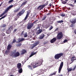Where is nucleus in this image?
I'll list each match as a JSON object with an SVG mask.
<instances>
[{
    "label": "nucleus",
    "instance_id": "21",
    "mask_svg": "<svg viewBox=\"0 0 76 76\" xmlns=\"http://www.w3.org/2000/svg\"><path fill=\"white\" fill-rule=\"evenodd\" d=\"M21 66H22L21 63H18L17 64V67L18 69L20 68V67H21Z\"/></svg>",
    "mask_w": 76,
    "mask_h": 76
},
{
    "label": "nucleus",
    "instance_id": "55",
    "mask_svg": "<svg viewBox=\"0 0 76 76\" xmlns=\"http://www.w3.org/2000/svg\"><path fill=\"white\" fill-rule=\"evenodd\" d=\"M2 5V3H1V4H0V7Z\"/></svg>",
    "mask_w": 76,
    "mask_h": 76
},
{
    "label": "nucleus",
    "instance_id": "4",
    "mask_svg": "<svg viewBox=\"0 0 76 76\" xmlns=\"http://www.w3.org/2000/svg\"><path fill=\"white\" fill-rule=\"evenodd\" d=\"M64 54L63 53H60L57 54L55 56L54 58L55 59H57L58 60L61 57H62L63 56Z\"/></svg>",
    "mask_w": 76,
    "mask_h": 76
},
{
    "label": "nucleus",
    "instance_id": "17",
    "mask_svg": "<svg viewBox=\"0 0 76 76\" xmlns=\"http://www.w3.org/2000/svg\"><path fill=\"white\" fill-rule=\"evenodd\" d=\"M11 29H12V28L10 27V28L8 30H7L6 31L7 34H9L10 33V32H11V30H10Z\"/></svg>",
    "mask_w": 76,
    "mask_h": 76
},
{
    "label": "nucleus",
    "instance_id": "31",
    "mask_svg": "<svg viewBox=\"0 0 76 76\" xmlns=\"http://www.w3.org/2000/svg\"><path fill=\"white\" fill-rule=\"evenodd\" d=\"M60 15L61 16H62V17H64V16H65V14L64 13H62L61 14H60Z\"/></svg>",
    "mask_w": 76,
    "mask_h": 76
},
{
    "label": "nucleus",
    "instance_id": "26",
    "mask_svg": "<svg viewBox=\"0 0 76 76\" xmlns=\"http://www.w3.org/2000/svg\"><path fill=\"white\" fill-rule=\"evenodd\" d=\"M75 23H72L70 26V27H75Z\"/></svg>",
    "mask_w": 76,
    "mask_h": 76
},
{
    "label": "nucleus",
    "instance_id": "54",
    "mask_svg": "<svg viewBox=\"0 0 76 76\" xmlns=\"http://www.w3.org/2000/svg\"><path fill=\"white\" fill-rule=\"evenodd\" d=\"M47 44V42H45L44 43V44Z\"/></svg>",
    "mask_w": 76,
    "mask_h": 76
},
{
    "label": "nucleus",
    "instance_id": "37",
    "mask_svg": "<svg viewBox=\"0 0 76 76\" xmlns=\"http://www.w3.org/2000/svg\"><path fill=\"white\" fill-rule=\"evenodd\" d=\"M16 41V39H13V40L12 42V44H13L14 43H15V42Z\"/></svg>",
    "mask_w": 76,
    "mask_h": 76
},
{
    "label": "nucleus",
    "instance_id": "51",
    "mask_svg": "<svg viewBox=\"0 0 76 76\" xmlns=\"http://www.w3.org/2000/svg\"><path fill=\"white\" fill-rule=\"evenodd\" d=\"M5 34L3 33V34H2V36H5Z\"/></svg>",
    "mask_w": 76,
    "mask_h": 76
},
{
    "label": "nucleus",
    "instance_id": "58",
    "mask_svg": "<svg viewBox=\"0 0 76 76\" xmlns=\"http://www.w3.org/2000/svg\"><path fill=\"white\" fill-rule=\"evenodd\" d=\"M18 20V19H17V18H15V20Z\"/></svg>",
    "mask_w": 76,
    "mask_h": 76
},
{
    "label": "nucleus",
    "instance_id": "46",
    "mask_svg": "<svg viewBox=\"0 0 76 76\" xmlns=\"http://www.w3.org/2000/svg\"><path fill=\"white\" fill-rule=\"evenodd\" d=\"M74 32L75 34L76 35V29L74 30Z\"/></svg>",
    "mask_w": 76,
    "mask_h": 76
},
{
    "label": "nucleus",
    "instance_id": "64",
    "mask_svg": "<svg viewBox=\"0 0 76 76\" xmlns=\"http://www.w3.org/2000/svg\"><path fill=\"white\" fill-rule=\"evenodd\" d=\"M75 44H76V42H75Z\"/></svg>",
    "mask_w": 76,
    "mask_h": 76
},
{
    "label": "nucleus",
    "instance_id": "30",
    "mask_svg": "<svg viewBox=\"0 0 76 76\" xmlns=\"http://www.w3.org/2000/svg\"><path fill=\"white\" fill-rule=\"evenodd\" d=\"M64 21L63 20H61V21H57L56 22L57 23H63L64 22Z\"/></svg>",
    "mask_w": 76,
    "mask_h": 76
},
{
    "label": "nucleus",
    "instance_id": "50",
    "mask_svg": "<svg viewBox=\"0 0 76 76\" xmlns=\"http://www.w3.org/2000/svg\"><path fill=\"white\" fill-rule=\"evenodd\" d=\"M69 6H72V7H73V5L72 4H69Z\"/></svg>",
    "mask_w": 76,
    "mask_h": 76
},
{
    "label": "nucleus",
    "instance_id": "1",
    "mask_svg": "<svg viewBox=\"0 0 76 76\" xmlns=\"http://www.w3.org/2000/svg\"><path fill=\"white\" fill-rule=\"evenodd\" d=\"M43 62V59H42L40 61H38L35 62L33 65V68H35L37 67H38V66H41V64H42Z\"/></svg>",
    "mask_w": 76,
    "mask_h": 76
},
{
    "label": "nucleus",
    "instance_id": "40",
    "mask_svg": "<svg viewBox=\"0 0 76 76\" xmlns=\"http://www.w3.org/2000/svg\"><path fill=\"white\" fill-rule=\"evenodd\" d=\"M14 0H10L9 1H8L9 3H12V2H13V1Z\"/></svg>",
    "mask_w": 76,
    "mask_h": 76
},
{
    "label": "nucleus",
    "instance_id": "3",
    "mask_svg": "<svg viewBox=\"0 0 76 76\" xmlns=\"http://www.w3.org/2000/svg\"><path fill=\"white\" fill-rule=\"evenodd\" d=\"M63 37V34L62 32H59L56 36V39H60Z\"/></svg>",
    "mask_w": 76,
    "mask_h": 76
},
{
    "label": "nucleus",
    "instance_id": "43",
    "mask_svg": "<svg viewBox=\"0 0 76 76\" xmlns=\"http://www.w3.org/2000/svg\"><path fill=\"white\" fill-rule=\"evenodd\" d=\"M27 18H28V17H26H26H25L24 19V20H26V19H27Z\"/></svg>",
    "mask_w": 76,
    "mask_h": 76
},
{
    "label": "nucleus",
    "instance_id": "27",
    "mask_svg": "<svg viewBox=\"0 0 76 76\" xmlns=\"http://www.w3.org/2000/svg\"><path fill=\"white\" fill-rule=\"evenodd\" d=\"M46 18H47V16L45 15L42 18V20H45V19H46Z\"/></svg>",
    "mask_w": 76,
    "mask_h": 76
},
{
    "label": "nucleus",
    "instance_id": "41",
    "mask_svg": "<svg viewBox=\"0 0 76 76\" xmlns=\"http://www.w3.org/2000/svg\"><path fill=\"white\" fill-rule=\"evenodd\" d=\"M68 41H67V40L65 39L64 40V43H65V42H67Z\"/></svg>",
    "mask_w": 76,
    "mask_h": 76
},
{
    "label": "nucleus",
    "instance_id": "59",
    "mask_svg": "<svg viewBox=\"0 0 76 76\" xmlns=\"http://www.w3.org/2000/svg\"><path fill=\"white\" fill-rule=\"evenodd\" d=\"M10 76H14V75H10Z\"/></svg>",
    "mask_w": 76,
    "mask_h": 76
},
{
    "label": "nucleus",
    "instance_id": "33",
    "mask_svg": "<svg viewBox=\"0 0 76 76\" xmlns=\"http://www.w3.org/2000/svg\"><path fill=\"white\" fill-rule=\"evenodd\" d=\"M56 73H57V71L51 74L50 76H53V75H56Z\"/></svg>",
    "mask_w": 76,
    "mask_h": 76
},
{
    "label": "nucleus",
    "instance_id": "53",
    "mask_svg": "<svg viewBox=\"0 0 76 76\" xmlns=\"http://www.w3.org/2000/svg\"><path fill=\"white\" fill-rule=\"evenodd\" d=\"M51 5H52V4H51V3H50V4H49V6H50V7H51Z\"/></svg>",
    "mask_w": 76,
    "mask_h": 76
},
{
    "label": "nucleus",
    "instance_id": "49",
    "mask_svg": "<svg viewBox=\"0 0 76 76\" xmlns=\"http://www.w3.org/2000/svg\"><path fill=\"white\" fill-rule=\"evenodd\" d=\"M58 28H57L56 29L55 31H58Z\"/></svg>",
    "mask_w": 76,
    "mask_h": 76
},
{
    "label": "nucleus",
    "instance_id": "35",
    "mask_svg": "<svg viewBox=\"0 0 76 76\" xmlns=\"http://www.w3.org/2000/svg\"><path fill=\"white\" fill-rule=\"evenodd\" d=\"M6 16H7V15H5L4 16L2 17L1 18H0V20H1V19H3V18H5Z\"/></svg>",
    "mask_w": 76,
    "mask_h": 76
},
{
    "label": "nucleus",
    "instance_id": "10",
    "mask_svg": "<svg viewBox=\"0 0 76 76\" xmlns=\"http://www.w3.org/2000/svg\"><path fill=\"white\" fill-rule=\"evenodd\" d=\"M25 12V10H22L20 12H19L17 15V16H20L22 15H23L24 12Z\"/></svg>",
    "mask_w": 76,
    "mask_h": 76
},
{
    "label": "nucleus",
    "instance_id": "28",
    "mask_svg": "<svg viewBox=\"0 0 76 76\" xmlns=\"http://www.w3.org/2000/svg\"><path fill=\"white\" fill-rule=\"evenodd\" d=\"M26 2H24L22 3V4L21 5V7L23 6H25L26 4Z\"/></svg>",
    "mask_w": 76,
    "mask_h": 76
},
{
    "label": "nucleus",
    "instance_id": "2",
    "mask_svg": "<svg viewBox=\"0 0 76 76\" xmlns=\"http://www.w3.org/2000/svg\"><path fill=\"white\" fill-rule=\"evenodd\" d=\"M12 7H13V5H11L10 6H9L8 7L7 9H6L4 12L2 14H1V15H0V17H1V16H3L4 14L5 13H7V12H8L9 10H10V9H11Z\"/></svg>",
    "mask_w": 76,
    "mask_h": 76
},
{
    "label": "nucleus",
    "instance_id": "34",
    "mask_svg": "<svg viewBox=\"0 0 76 76\" xmlns=\"http://www.w3.org/2000/svg\"><path fill=\"white\" fill-rule=\"evenodd\" d=\"M22 45V44L21 43H18L17 44V47H20Z\"/></svg>",
    "mask_w": 76,
    "mask_h": 76
},
{
    "label": "nucleus",
    "instance_id": "57",
    "mask_svg": "<svg viewBox=\"0 0 76 76\" xmlns=\"http://www.w3.org/2000/svg\"><path fill=\"white\" fill-rule=\"evenodd\" d=\"M74 3H76V0H75Z\"/></svg>",
    "mask_w": 76,
    "mask_h": 76
},
{
    "label": "nucleus",
    "instance_id": "60",
    "mask_svg": "<svg viewBox=\"0 0 76 76\" xmlns=\"http://www.w3.org/2000/svg\"><path fill=\"white\" fill-rule=\"evenodd\" d=\"M7 38V37H4V39H5V38Z\"/></svg>",
    "mask_w": 76,
    "mask_h": 76
},
{
    "label": "nucleus",
    "instance_id": "20",
    "mask_svg": "<svg viewBox=\"0 0 76 76\" xmlns=\"http://www.w3.org/2000/svg\"><path fill=\"white\" fill-rule=\"evenodd\" d=\"M37 53V52L34 53V52H32L31 53V54L29 56V58L31 57H32L34 55H35L36 54V53Z\"/></svg>",
    "mask_w": 76,
    "mask_h": 76
},
{
    "label": "nucleus",
    "instance_id": "9",
    "mask_svg": "<svg viewBox=\"0 0 76 76\" xmlns=\"http://www.w3.org/2000/svg\"><path fill=\"white\" fill-rule=\"evenodd\" d=\"M34 24L32 23H29L27 26V29H31L33 27Z\"/></svg>",
    "mask_w": 76,
    "mask_h": 76
},
{
    "label": "nucleus",
    "instance_id": "38",
    "mask_svg": "<svg viewBox=\"0 0 76 76\" xmlns=\"http://www.w3.org/2000/svg\"><path fill=\"white\" fill-rule=\"evenodd\" d=\"M17 50L15 49V50H13V52H12L13 54H15L16 53V52Z\"/></svg>",
    "mask_w": 76,
    "mask_h": 76
},
{
    "label": "nucleus",
    "instance_id": "23",
    "mask_svg": "<svg viewBox=\"0 0 76 76\" xmlns=\"http://www.w3.org/2000/svg\"><path fill=\"white\" fill-rule=\"evenodd\" d=\"M18 71L19 73H22L23 70H22V68H21L18 70Z\"/></svg>",
    "mask_w": 76,
    "mask_h": 76
},
{
    "label": "nucleus",
    "instance_id": "24",
    "mask_svg": "<svg viewBox=\"0 0 76 76\" xmlns=\"http://www.w3.org/2000/svg\"><path fill=\"white\" fill-rule=\"evenodd\" d=\"M30 13V10L28 11L27 12L26 16L27 17H28V16H29V15Z\"/></svg>",
    "mask_w": 76,
    "mask_h": 76
},
{
    "label": "nucleus",
    "instance_id": "47",
    "mask_svg": "<svg viewBox=\"0 0 76 76\" xmlns=\"http://www.w3.org/2000/svg\"><path fill=\"white\" fill-rule=\"evenodd\" d=\"M6 29V28H3L2 30V31H4V30H5Z\"/></svg>",
    "mask_w": 76,
    "mask_h": 76
},
{
    "label": "nucleus",
    "instance_id": "7",
    "mask_svg": "<svg viewBox=\"0 0 76 76\" xmlns=\"http://www.w3.org/2000/svg\"><path fill=\"white\" fill-rule=\"evenodd\" d=\"M47 5V4L40 5L38 7L37 9V10H41L42 9H43V8L45 7V6H46Z\"/></svg>",
    "mask_w": 76,
    "mask_h": 76
},
{
    "label": "nucleus",
    "instance_id": "16",
    "mask_svg": "<svg viewBox=\"0 0 76 76\" xmlns=\"http://www.w3.org/2000/svg\"><path fill=\"white\" fill-rule=\"evenodd\" d=\"M27 52V50L25 49H23L22 51H21V54L23 55V54H24L25 53H26Z\"/></svg>",
    "mask_w": 76,
    "mask_h": 76
},
{
    "label": "nucleus",
    "instance_id": "14",
    "mask_svg": "<svg viewBox=\"0 0 76 76\" xmlns=\"http://www.w3.org/2000/svg\"><path fill=\"white\" fill-rule=\"evenodd\" d=\"M70 22H71V23H74L75 24V23H76V19H72L70 20Z\"/></svg>",
    "mask_w": 76,
    "mask_h": 76
},
{
    "label": "nucleus",
    "instance_id": "22",
    "mask_svg": "<svg viewBox=\"0 0 76 76\" xmlns=\"http://www.w3.org/2000/svg\"><path fill=\"white\" fill-rule=\"evenodd\" d=\"M44 36H45V35L44 34H42L41 36L40 37H39V38L40 39H42L44 38Z\"/></svg>",
    "mask_w": 76,
    "mask_h": 76
},
{
    "label": "nucleus",
    "instance_id": "44",
    "mask_svg": "<svg viewBox=\"0 0 76 76\" xmlns=\"http://www.w3.org/2000/svg\"><path fill=\"white\" fill-rule=\"evenodd\" d=\"M68 72H70V71H72V69H68Z\"/></svg>",
    "mask_w": 76,
    "mask_h": 76
},
{
    "label": "nucleus",
    "instance_id": "61",
    "mask_svg": "<svg viewBox=\"0 0 76 76\" xmlns=\"http://www.w3.org/2000/svg\"><path fill=\"white\" fill-rule=\"evenodd\" d=\"M13 56V54H11V55L10 56Z\"/></svg>",
    "mask_w": 76,
    "mask_h": 76
},
{
    "label": "nucleus",
    "instance_id": "5",
    "mask_svg": "<svg viewBox=\"0 0 76 76\" xmlns=\"http://www.w3.org/2000/svg\"><path fill=\"white\" fill-rule=\"evenodd\" d=\"M39 44V41H37L36 42H35L33 43L31 47H30V49L32 50L35 47H37V45H38Z\"/></svg>",
    "mask_w": 76,
    "mask_h": 76
},
{
    "label": "nucleus",
    "instance_id": "39",
    "mask_svg": "<svg viewBox=\"0 0 76 76\" xmlns=\"http://www.w3.org/2000/svg\"><path fill=\"white\" fill-rule=\"evenodd\" d=\"M6 24H4L2 26V27L3 28H4L6 27Z\"/></svg>",
    "mask_w": 76,
    "mask_h": 76
},
{
    "label": "nucleus",
    "instance_id": "29",
    "mask_svg": "<svg viewBox=\"0 0 76 76\" xmlns=\"http://www.w3.org/2000/svg\"><path fill=\"white\" fill-rule=\"evenodd\" d=\"M27 66L28 68H29V69H30V70H32V66L30 65H28Z\"/></svg>",
    "mask_w": 76,
    "mask_h": 76
},
{
    "label": "nucleus",
    "instance_id": "62",
    "mask_svg": "<svg viewBox=\"0 0 76 76\" xmlns=\"http://www.w3.org/2000/svg\"><path fill=\"white\" fill-rule=\"evenodd\" d=\"M32 42V43L34 42V41H32V42Z\"/></svg>",
    "mask_w": 76,
    "mask_h": 76
},
{
    "label": "nucleus",
    "instance_id": "45",
    "mask_svg": "<svg viewBox=\"0 0 76 76\" xmlns=\"http://www.w3.org/2000/svg\"><path fill=\"white\" fill-rule=\"evenodd\" d=\"M53 26H52L50 28V29H49L50 31H51V29H53Z\"/></svg>",
    "mask_w": 76,
    "mask_h": 76
},
{
    "label": "nucleus",
    "instance_id": "36",
    "mask_svg": "<svg viewBox=\"0 0 76 76\" xmlns=\"http://www.w3.org/2000/svg\"><path fill=\"white\" fill-rule=\"evenodd\" d=\"M38 20H36L34 22H33L32 23H33V24H34L35 23H37V22H38Z\"/></svg>",
    "mask_w": 76,
    "mask_h": 76
},
{
    "label": "nucleus",
    "instance_id": "6",
    "mask_svg": "<svg viewBox=\"0 0 76 76\" xmlns=\"http://www.w3.org/2000/svg\"><path fill=\"white\" fill-rule=\"evenodd\" d=\"M36 30L37 31V32H36V34L37 35H39L42 32V29H40V27H38L36 28Z\"/></svg>",
    "mask_w": 76,
    "mask_h": 76
},
{
    "label": "nucleus",
    "instance_id": "12",
    "mask_svg": "<svg viewBox=\"0 0 76 76\" xmlns=\"http://www.w3.org/2000/svg\"><path fill=\"white\" fill-rule=\"evenodd\" d=\"M19 56H20L19 52H17L14 55V58H16V57H19Z\"/></svg>",
    "mask_w": 76,
    "mask_h": 76
},
{
    "label": "nucleus",
    "instance_id": "56",
    "mask_svg": "<svg viewBox=\"0 0 76 76\" xmlns=\"http://www.w3.org/2000/svg\"><path fill=\"white\" fill-rule=\"evenodd\" d=\"M52 7L53 8H54V6H53V5H52Z\"/></svg>",
    "mask_w": 76,
    "mask_h": 76
},
{
    "label": "nucleus",
    "instance_id": "32",
    "mask_svg": "<svg viewBox=\"0 0 76 76\" xmlns=\"http://www.w3.org/2000/svg\"><path fill=\"white\" fill-rule=\"evenodd\" d=\"M62 4H65L66 3H67V1H62Z\"/></svg>",
    "mask_w": 76,
    "mask_h": 76
},
{
    "label": "nucleus",
    "instance_id": "42",
    "mask_svg": "<svg viewBox=\"0 0 76 76\" xmlns=\"http://www.w3.org/2000/svg\"><path fill=\"white\" fill-rule=\"evenodd\" d=\"M19 11V10H15L14 11V12L16 13V12H18Z\"/></svg>",
    "mask_w": 76,
    "mask_h": 76
},
{
    "label": "nucleus",
    "instance_id": "11",
    "mask_svg": "<svg viewBox=\"0 0 76 76\" xmlns=\"http://www.w3.org/2000/svg\"><path fill=\"white\" fill-rule=\"evenodd\" d=\"M24 32H25L24 31H23L22 32V33L21 34V35H24V38H26L28 37V33H27V32H25L24 33Z\"/></svg>",
    "mask_w": 76,
    "mask_h": 76
},
{
    "label": "nucleus",
    "instance_id": "63",
    "mask_svg": "<svg viewBox=\"0 0 76 76\" xmlns=\"http://www.w3.org/2000/svg\"><path fill=\"white\" fill-rule=\"evenodd\" d=\"M68 0H66L65 1H68Z\"/></svg>",
    "mask_w": 76,
    "mask_h": 76
},
{
    "label": "nucleus",
    "instance_id": "52",
    "mask_svg": "<svg viewBox=\"0 0 76 76\" xmlns=\"http://www.w3.org/2000/svg\"><path fill=\"white\" fill-rule=\"evenodd\" d=\"M17 31V29H15L14 30V32H16Z\"/></svg>",
    "mask_w": 76,
    "mask_h": 76
},
{
    "label": "nucleus",
    "instance_id": "19",
    "mask_svg": "<svg viewBox=\"0 0 76 76\" xmlns=\"http://www.w3.org/2000/svg\"><path fill=\"white\" fill-rule=\"evenodd\" d=\"M12 45H8L7 47V50H10V49H11V48H12Z\"/></svg>",
    "mask_w": 76,
    "mask_h": 76
},
{
    "label": "nucleus",
    "instance_id": "25",
    "mask_svg": "<svg viewBox=\"0 0 76 76\" xmlns=\"http://www.w3.org/2000/svg\"><path fill=\"white\" fill-rule=\"evenodd\" d=\"M9 50H7L6 51L5 53L7 55H8V54H9V53L10 52Z\"/></svg>",
    "mask_w": 76,
    "mask_h": 76
},
{
    "label": "nucleus",
    "instance_id": "8",
    "mask_svg": "<svg viewBox=\"0 0 76 76\" xmlns=\"http://www.w3.org/2000/svg\"><path fill=\"white\" fill-rule=\"evenodd\" d=\"M64 63L63 62H61L60 64V65L59 68L58 69V73H60L61 72V69L62 68H63V66Z\"/></svg>",
    "mask_w": 76,
    "mask_h": 76
},
{
    "label": "nucleus",
    "instance_id": "13",
    "mask_svg": "<svg viewBox=\"0 0 76 76\" xmlns=\"http://www.w3.org/2000/svg\"><path fill=\"white\" fill-rule=\"evenodd\" d=\"M24 40H25V39L23 38H22L20 39V38H19L18 40V41L17 42V43H19L20 42H22V41H23Z\"/></svg>",
    "mask_w": 76,
    "mask_h": 76
},
{
    "label": "nucleus",
    "instance_id": "18",
    "mask_svg": "<svg viewBox=\"0 0 76 76\" xmlns=\"http://www.w3.org/2000/svg\"><path fill=\"white\" fill-rule=\"evenodd\" d=\"M75 56H73L72 57L71 59V61H72V62L70 63V64H72V63H73V61H74L75 60H76V59H75Z\"/></svg>",
    "mask_w": 76,
    "mask_h": 76
},
{
    "label": "nucleus",
    "instance_id": "48",
    "mask_svg": "<svg viewBox=\"0 0 76 76\" xmlns=\"http://www.w3.org/2000/svg\"><path fill=\"white\" fill-rule=\"evenodd\" d=\"M50 15H51V13H48L47 14V15H48V16H50Z\"/></svg>",
    "mask_w": 76,
    "mask_h": 76
},
{
    "label": "nucleus",
    "instance_id": "15",
    "mask_svg": "<svg viewBox=\"0 0 76 76\" xmlns=\"http://www.w3.org/2000/svg\"><path fill=\"white\" fill-rule=\"evenodd\" d=\"M56 39H56V38L55 37L54 38L52 39H51V40L50 42L51 43H54V42H55L56 41Z\"/></svg>",
    "mask_w": 76,
    "mask_h": 76
}]
</instances>
